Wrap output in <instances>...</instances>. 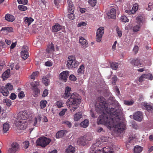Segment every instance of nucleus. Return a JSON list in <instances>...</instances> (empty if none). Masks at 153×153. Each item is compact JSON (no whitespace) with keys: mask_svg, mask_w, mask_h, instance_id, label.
Wrapping results in <instances>:
<instances>
[{"mask_svg":"<svg viewBox=\"0 0 153 153\" xmlns=\"http://www.w3.org/2000/svg\"><path fill=\"white\" fill-rule=\"evenodd\" d=\"M98 99L95 110L98 113L101 114L97 119L98 124H103L110 128H114L118 132H123L126 128V125L120 121L123 116L122 108L118 105L116 109L108 108L104 97L98 98Z\"/></svg>","mask_w":153,"mask_h":153,"instance_id":"nucleus-1","label":"nucleus"},{"mask_svg":"<svg viewBox=\"0 0 153 153\" xmlns=\"http://www.w3.org/2000/svg\"><path fill=\"white\" fill-rule=\"evenodd\" d=\"M80 102L81 100L78 94L76 93H73L71 94L70 98L67 101L66 105L70 110L74 112L78 108V105Z\"/></svg>","mask_w":153,"mask_h":153,"instance_id":"nucleus-2","label":"nucleus"},{"mask_svg":"<svg viewBox=\"0 0 153 153\" xmlns=\"http://www.w3.org/2000/svg\"><path fill=\"white\" fill-rule=\"evenodd\" d=\"M108 138H109L107 137H102L101 138L97 139L96 143L93 144L91 146V149H92V150L90 151V153H100V152H101L100 150L95 151L93 149V148H94L95 146H101V144L103 143L104 142H107L108 140Z\"/></svg>","mask_w":153,"mask_h":153,"instance_id":"nucleus-3","label":"nucleus"},{"mask_svg":"<svg viewBox=\"0 0 153 153\" xmlns=\"http://www.w3.org/2000/svg\"><path fill=\"white\" fill-rule=\"evenodd\" d=\"M68 59L67 66L68 68H76L78 66L79 63L76 61L75 57L74 56H69Z\"/></svg>","mask_w":153,"mask_h":153,"instance_id":"nucleus-4","label":"nucleus"},{"mask_svg":"<svg viewBox=\"0 0 153 153\" xmlns=\"http://www.w3.org/2000/svg\"><path fill=\"white\" fill-rule=\"evenodd\" d=\"M51 141V140L48 138L44 137H41L37 140L36 144L38 146L45 147L49 144Z\"/></svg>","mask_w":153,"mask_h":153,"instance_id":"nucleus-5","label":"nucleus"},{"mask_svg":"<svg viewBox=\"0 0 153 153\" xmlns=\"http://www.w3.org/2000/svg\"><path fill=\"white\" fill-rule=\"evenodd\" d=\"M104 28L100 27L97 29L96 32V39L98 42H101L104 33Z\"/></svg>","mask_w":153,"mask_h":153,"instance_id":"nucleus-6","label":"nucleus"},{"mask_svg":"<svg viewBox=\"0 0 153 153\" xmlns=\"http://www.w3.org/2000/svg\"><path fill=\"white\" fill-rule=\"evenodd\" d=\"M27 120H17L16 122V125L17 128L20 130L25 129L27 125Z\"/></svg>","mask_w":153,"mask_h":153,"instance_id":"nucleus-7","label":"nucleus"},{"mask_svg":"<svg viewBox=\"0 0 153 153\" xmlns=\"http://www.w3.org/2000/svg\"><path fill=\"white\" fill-rule=\"evenodd\" d=\"M27 116L26 111H20L18 114L17 120H27Z\"/></svg>","mask_w":153,"mask_h":153,"instance_id":"nucleus-8","label":"nucleus"},{"mask_svg":"<svg viewBox=\"0 0 153 153\" xmlns=\"http://www.w3.org/2000/svg\"><path fill=\"white\" fill-rule=\"evenodd\" d=\"M136 22L137 24H140L142 25L145 22V18L143 14H140L137 16L136 18Z\"/></svg>","mask_w":153,"mask_h":153,"instance_id":"nucleus-9","label":"nucleus"},{"mask_svg":"<svg viewBox=\"0 0 153 153\" xmlns=\"http://www.w3.org/2000/svg\"><path fill=\"white\" fill-rule=\"evenodd\" d=\"M69 71H64L60 74L59 77L62 81L65 82L67 81Z\"/></svg>","mask_w":153,"mask_h":153,"instance_id":"nucleus-10","label":"nucleus"},{"mask_svg":"<svg viewBox=\"0 0 153 153\" xmlns=\"http://www.w3.org/2000/svg\"><path fill=\"white\" fill-rule=\"evenodd\" d=\"M143 117L142 112L139 111L136 112L133 114L134 119L139 122L142 121Z\"/></svg>","mask_w":153,"mask_h":153,"instance_id":"nucleus-11","label":"nucleus"},{"mask_svg":"<svg viewBox=\"0 0 153 153\" xmlns=\"http://www.w3.org/2000/svg\"><path fill=\"white\" fill-rule=\"evenodd\" d=\"M28 48L26 46H24L21 52V56L24 59H26L28 56V53L27 51Z\"/></svg>","mask_w":153,"mask_h":153,"instance_id":"nucleus-12","label":"nucleus"},{"mask_svg":"<svg viewBox=\"0 0 153 153\" xmlns=\"http://www.w3.org/2000/svg\"><path fill=\"white\" fill-rule=\"evenodd\" d=\"M138 8V6L137 4H134L132 9L131 10H125V12L129 14H134L137 10Z\"/></svg>","mask_w":153,"mask_h":153,"instance_id":"nucleus-13","label":"nucleus"},{"mask_svg":"<svg viewBox=\"0 0 153 153\" xmlns=\"http://www.w3.org/2000/svg\"><path fill=\"white\" fill-rule=\"evenodd\" d=\"M116 10L114 8L111 9L110 12L108 13V15L110 18L115 19L116 18Z\"/></svg>","mask_w":153,"mask_h":153,"instance_id":"nucleus-14","label":"nucleus"},{"mask_svg":"<svg viewBox=\"0 0 153 153\" xmlns=\"http://www.w3.org/2000/svg\"><path fill=\"white\" fill-rule=\"evenodd\" d=\"M67 132L65 130H61L57 132L56 134V137L57 138H59L62 137Z\"/></svg>","mask_w":153,"mask_h":153,"instance_id":"nucleus-15","label":"nucleus"},{"mask_svg":"<svg viewBox=\"0 0 153 153\" xmlns=\"http://www.w3.org/2000/svg\"><path fill=\"white\" fill-rule=\"evenodd\" d=\"M68 9L69 12H74V7L72 1L71 0H68Z\"/></svg>","mask_w":153,"mask_h":153,"instance_id":"nucleus-16","label":"nucleus"},{"mask_svg":"<svg viewBox=\"0 0 153 153\" xmlns=\"http://www.w3.org/2000/svg\"><path fill=\"white\" fill-rule=\"evenodd\" d=\"M19 148L18 144L17 143H13L12 145V148L10 149V151L12 153H15Z\"/></svg>","mask_w":153,"mask_h":153,"instance_id":"nucleus-17","label":"nucleus"},{"mask_svg":"<svg viewBox=\"0 0 153 153\" xmlns=\"http://www.w3.org/2000/svg\"><path fill=\"white\" fill-rule=\"evenodd\" d=\"M5 20L8 22H13L15 19L14 16L9 14H7L5 16Z\"/></svg>","mask_w":153,"mask_h":153,"instance_id":"nucleus-18","label":"nucleus"},{"mask_svg":"<svg viewBox=\"0 0 153 153\" xmlns=\"http://www.w3.org/2000/svg\"><path fill=\"white\" fill-rule=\"evenodd\" d=\"M79 42L83 48H85L87 47L88 43L87 41L83 37H80Z\"/></svg>","mask_w":153,"mask_h":153,"instance_id":"nucleus-19","label":"nucleus"},{"mask_svg":"<svg viewBox=\"0 0 153 153\" xmlns=\"http://www.w3.org/2000/svg\"><path fill=\"white\" fill-rule=\"evenodd\" d=\"M88 143L87 140L84 137L79 138L77 140V143L78 144L84 146Z\"/></svg>","mask_w":153,"mask_h":153,"instance_id":"nucleus-20","label":"nucleus"},{"mask_svg":"<svg viewBox=\"0 0 153 153\" xmlns=\"http://www.w3.org/2000/svg\"><path fill=\"white\" fill-rule=\"evenodd\" d=\"M54 51V47L53 44L51 43V44L48 46L46 49L47 52L49 53H51Z\"/></svg>","mask_w":153,"mask_h":153,"instance_id":"nucleus-21","label":"nucleus"},{"mask_svg":"<svg viewBox=\"0 0 153 153\" xmlns=\"http://www.w3.org/2000/svg\"><path fill=\"white\" fill-rule=\"evenodd\" d=\"M0 92L5 96H7L9 94L8 90L4 87H2L0 88Z\"/></svg>","mask_w":153,"mask_h":153,"instance_id":"nucleus-22","label":"nucleus"},{"mask_svg":"<svg viewBox=\"0 0 153 153\" xmlns=\"http://www.w3.org/2000/svg\"><path fill=\"white\" fill-rule=\"evenodd\" d=\"M34 19L31 17H25L24 21L25 24L29 26L33 21Z\"/></svg>","mask_w":153,"mask_h":153,"instance_id":"nucleus-23","label":"nucleus"},{"mask_svg":"<svg viewBox=\"0 0 153 153\" xmlns=\"http://www.w3.org/2000/svg\"><path fill=\"white\" fill-rule=\"evenodd\" d=\"M143 105L149 112L153 113V107L152 106L149 105L147 103L144 102L143 103Z\"/></svg>","mask_w":153,"mask_h":153,"instance_id":"nucleus-24","label":"nucleus"},{"mask_svg":"<svg viewBox=\"0 0 153 153\" xmlns=\"http://www.w3.org/2000/svg\"><path fill=\"white\" fill-rule=\"evenodd\" d=\"M142 25L140 24L134 25L132 28V30L134 33L137 32L140 30Z\"/></svg>","mask_w":153,"mask_h":153,"instance_id":"nucleus-25","label":"nucleus"},{"mask_svg":"<svg viewBox=\"0 0 153 153\" xmlns=\"http://www.w3.org/2000/svg\"><path fill=\"white\" fill-rule=\"evenodd\" d=\"M131 63L132 65H134L135 66H137L138 67H140L142 65L140 63V61L138 59H134L131 62Z\"/></svg>","mask_w":153,"mask_h":153,"instance_id":"nucleus-26","label":"nucleus"},{"mask_svg":"<svg viewBox=\"0 0 153 153\" xmlns=\"http://www.w3.org/2000/svg\"><path fill=\"white\" fill-rule=\"evenodd\" d=\"M1 31H3L5 33H8L13 32V29L11 27H4L1 28Z\"/></svg>","mask_w":153,"mask_h":153,"instance_id":"nucleus-27","label":"nucleus"},{"mask_svg":"<svg viewBox=\"0 0 153 153\" xmlns=\"http://www.w3.org/2000/svg\"><path fill=\"white\" fill-rule=\"evenodd\" d=\"M82 113L81 112H78L74 115V120L77 121L79 120L82 117Z\"/></svg>","mask_w":153,"mask_h":153,"instance_id":"nucleus-28","label":"nucleus"},{"mask_svg":"<svg viewBox=\"0 0 153 153\" xmlns=\"http://www.w3.org/2000/svg\"><path fill=\"white\" fill-rule=\"evenodd\" d=\"M62 28V27L58 24H56L52 27L53 31L54 32H57L60 30Z\"/></svg>","mask_w":153,"mask_h":153,"instance_id":"nucleus-29","label":"nucleus"},{"mask_svg":"<svg viewBox=\"0 0 153 153\" xmlns=\"http://www.w3.org/2000/svg\"><path fill=\"white\" fill-rule=\"evenodd\" d=\"M10 72V69H8L3 73L2 74V77L3 79L4 80L9 77Z\"/></svg>","mask_w":153,"mask_h":153,"instance_id":"nucleus-30","label":"nucleus"},{"mask_svg":"<svg viewBox=\"0 0 153 153\" xmlns=\"http://www.w3.org/2000/svg\"><path fill=\"white\" fill-rule=\"evenodd\" d=\"M74 147L70 145L66 149L65 153H74Z\"/></svg>","mask_w":153,"mask_h":153,"instance_id":"nucleus-31","label":"nucleus"},{"mask_svg":"<svg viewBox=\"0 0 153 153\" xmlns=\"http://www.w3.org/2000/svg\"><path fill=\"white\" fill-rule=\"evenodd\" d=\"M9 125L7 123H5L3 126V132L4 133H6L9 128Z\"/></svg>","mask_w":153,"mask_h":153,"instance_id":"nucleus-32","label":"nucleus"},{"mask_svg":"<svg viewBox=\"0 0 153 153\" xmlns=\"http://www.w3.org/2000/svg\"><path fill=\"white\" fill-rule=\"evenodd\" d=\"M41 119L40 117H35L33 119L31 123L33 126H35L37 125V123L40 122Z\"/></svg>","mask_w":153,"mask_h":153,"instance_id":"nucleus-33","label":"nucleus"},{"mask_svg":"<svg viewBox=\"0 0 153 153\" xmlns=\"http://www.w3.org/2000/svg\"><path fill=\"white\" fill-rule=\"evenodd\" d=\"M103 152L104 153H106L108 152L112 153L113 152L112 148H110L109 146H107L103 147Z\"/></svg>","mask_w":153,"mask_h":153,"instance_id":"nucleus-34","label":"nucleus"},{"mask_svg":"<svg viewBox=\"0 0 153 153\" xmlns=\"http://www.w3.org/2000/svg\"><path fill=\"white\" fill-rule=\"evenodd\" d=\"M142 150V147L139 146H136L135 147L134 149V153H140Z\"/></svg>","mask_w":153,"mask_h":153,"instance_id":"nucleus-35","label":"nucleus"},{"mask_svg":"<svg viewBox=\"0 0 153 153\" xmlns=\"http://www.w3.org/2000/svg\"><path fill=\"white\" fill-rule=\"evenodd\" d=\"M89 124V121L87 120H85L80 123L81 126L83 128H85L87 127Z\"/></svg>","mask_w":153,"mask_h":153,"instance_id":"nucleus-36","label":"nucleus"},{"mask_svg":"<svg viewBox=\"0 0 153 153\" xmlns=\"http://www.w3.org/2000/svg\"><path fill=\"white\" fill-rule=\"evenodd\" d=\"M62 124H65L69 128H71L72 126V124L71 122L69 121L65 120L62 121Z\"/></svg>","mask_w":153,"mask_h":153,"instance_id":"nucleus-37","label":"nucleus"},{"mask_svg":"<svg viewBox=\"0 0 153 153\" xmlns=\"http://www.w3.org/2000/svg\"><path fill=\"white\" fill-rule=\"evenodd\" d=\"M47 101L45 100H42L40 102V104L41 109L44 108L46 106Z\"/></svg>","mask_w":153,"mask_h":153,"instance_id":"nucleus-38","label":"nucleus"},{"mask_svg":"<svg viewBox=\"0 0 153 153\" xmlns=\"http://www.w3.org/2000/svg\"><path fill=\"white\" fill-rule=\"evenodd\" d=\"M118 65L116 62H113L111 64L110 66L111 68L114 70H116L118 68Z\"/></svg>","mask_w":153,"mask_h":153,"instance_id":"nucleus-39","label":"nucleus"},{"mask_svg":"<svg viewBox=\"0 0 153 153\" xmlns=\"http://www.w3.org/2000/svg\"><path fill=\"white\" fill-rule=\"evenodd\" d=\"M56 104L58 108H59L63 106L64 102L62 100L57 101Z\"/></svg>","mask_w":153,"mask_h":153,"instance_id":"nucleus-40","label":"nucleus"},{"mask_svg":"<svg viewBox=\"0 0 153 153\" xmlns=\"http://www.w3.org/2000/svg\"><path fill=\"white\" fill-rule=\"evenodd\" d=\"M42 82L44 84L46 85H48L49 83V81L48 80V79L46 77H44L42 78Z\"/></svg>","mask_w":153,"mask_h":153,"instance_id":"nucleus-41","label":"nucleus"},{"mask_svg":"<svg viewBox=\"0 0 153 153\" xmlns=\"http://www.w3.org/2000/svg\"><path fill=\"white\" fill-rule=\"evenodd\" d=\"M146 79L152 80L153 79L152 75L150 74H144Z\"/></svg>","mask_w":153,"mask_h":153,"instance_id":"nucleus-42","label":"nucleus"},{"mask_svg":"<svg viewBox=\"0 0 153 153\" xmlns=\"http://www.w3.org/2000/svg\"><path fill=\"white\" fill-rule=\"evenodd\" d=\"M120 20L121 21L124 22H128L129 21V19L125 16H122L120 18Z\"/></svg>","mask_w":153,"mask_h":153,"instance_id":"nucleus-43","label":"nucleus"},{"mask_svg":"<svg viewBox=\"0 0 153 153\" xmlns=\"http://www.w3.org/2000/svg\"><path fill=\"white\" fill-rule=\"evenodd\" d=\"M18 8L19 10L22 11H25L27 9V8L26 6L23 5H19Z\"/></svg>","mask_w":153,"mask_h":153,"instance_id":"nucleus-44","label":"nucleus"},{"mask_svg":"<svg viewBox=\"0 0 153 153\" xmlns=\"http://www.w3.org/2000/svg\"><path fill=\"white\" fill-rule=\"evenodd\" d=\"M89 3L92 6H94L97 3L96 0H89Z\"/></svg>","mask_w":153,"mask_h":153,"instance_id":"nucleus-45","label":"nucleus"},{"mask_svg":"<svg viewBox=\"0 0 153 153\" xmlns=\"http://www.w3.org/2000/svg\"><path fill=\"white\" fill-rule=\"evenodd\" d=\"M134 102L132 100H127V101H124V104L127 105H132L134 103Z\"/></svg>","mask_w":153,"mask_h":153,"instance_id":"nucleus-46","label":"nucleus"},{"mask_svg":"<svg viewBox=\"0 0 153 153\" xmlns=\"http://www.w3.org/2000/svg\"><path fill=\"white\" fill-rule=\"evenodd\" d=\"M71 95L70 93H68L65 91V93L63 95L62 97L65 99H67L69 96L70 97Z\"/></svg>","mask_w":153,"mask_h":153,"instance_id":"nucleus-47","label":"nucleus"},{"mask_svg":"<svg viewBox=\"0 0 153 153\" xmlns=\"http://www.w3.org/2000/svg\"><path fill=\"white\" fill-rule=\"evenodd\" d=\"M39 74L38 72H35L33 73L30 76V78L32 79H34L37 76L38 74Z\"/></svg>","mask_w":153,"mask_h":153,"instance_id":"nucleus-48","label":"nucleus"},{"mask_svg":"<svg viewBox=\"0 0 153 153\" xmlns=\"http://www.w3.org/2000/svg\"><path fill=\"white\" fill-rule=\"evenodd\" d=\"M84 68L83 65L80 66L78 70V72L79 73H83L84 72Z\"/></svg>","mask_w":153,"mask_h":153,"instance_id":"nucleus-49","label":"nucleus"},{"mask_svg":"<svg viewBox=\"0 0 153 153\" xmlns=\"http://www.w3.org/2000/svg\"><path fill=\"white\" fill-rule=\"evenodd\" d=\"M5 86V88H7L8 90H11L13 88L12 85L10 83H8Z\"/></svg>","mask_w":153,"mask_h":153,"instance_id":"nucleus-50","label":"nucleus"},{"mask_svg":"<svg viewBox=\"0 0 153 153\" xmlns=\"http://www.w3.org/2000/svg\"><path fill=\"white\" fill-rule=\"evenodd\" d=\"M18 3L19 4H26L27 3V0H18Z\"/></svg>","mask_w":153,"mask_h":153,"instance_id":"nucleus-51","label":"nucleus"},{"mask_svg":"<svg viewBox=\"0 0 153 153\" xmlns=\"http://www.w3.org/2000/svg\"><path fill=\"white\" fill-rule=\"evenodd\" d=\"M25 96L24 92L23 91L20 92L18 95V96L19 98H22Z\"/></svg>","mask_w":153,"mask_h":153,"instance_id":"nucleus-52","label":"nucleus"},{"mask_svg":"<svg viewBox=\"0 0 153 153\" xmlns=\"http://www.w3.org/2000/svg\"><path fill=\"white\" fill-rule=\"evenodd\" d=\"M6 105L8 106H10L11 105V101L9 99H6L5 100Z\"/></svg>","mask_w":153,"mask_h":153,"instance_id":"nucleus-53","label":"nucleus"},{"mask_svg":"<svg viewBox=\"0 0 153 153\" xmlns=\"http://www.w3.org/2000/svg\"><path fill=\"white\" fill-rule=\"evenodd\" d=\"M70 14L68 15V18L72 20L74 19L75 18V16L73 12L70 13Z\"/></svg>","mask_w":153,"mask_h":153,"instance_id":"nucleus-54","label":"nucleus"},{"mask_svg":"<svg viewBox=\"0 0 153 153\" xmlns=\"http://www.w3.org/2000/svg\"><path fill=\"white\" fill-rule=\"evenodd\" d=\"M24 147L25 149H27L29 146V143L28 141H26L23 142Z\"/></svg>","mask_w":153,"mask_h":153,"instance_id":"nucleus-55","label":"nucleus"},{"mask_svg":"<svg viewBox=\"0 0 153 153\" xmlns=\"http://www.w3.org/2000/svg\"><path fill=\"white\" fill-rule=\"evenodd\" d=\"M39 85V82H34L31 83V85L34 88H36Z\"/></svg>","mask_w":153,"mask_h":153,"instance_id":"nucleus-56","label":"nucleus"},{"mask_svg":"<svg viewBox=\"0 0 153 153\" xmlns=\"http://www.w3.org/2000/svg\"><path fill=\"white\" fill-rule=\"evenodd\" d=\"M86 25V23L85 22H80L78 23L77 25V27H80L82 26H85Z\"/></svg>","mask_w":153,"mask_h":153,"instance_id":"nucleus-57","label":"nucleus"},{"mask_svg":"<svg viewBox=\"0 0 153 153\" xmlns=\"http://www.w3.org/2000/svg\"><path fill=\"white\" fill-rule=\"evenodd\" d=\"M67 111V109H63L59 113V114L60 116H62L63 115L65 114L66 112Z\"/></svg>","mask_w":153,"mask_h":153,"instance_id":"nucleus-58","label":"nucleus"},{"mask_svg":"<svg viewBox=\"0 0 153 153\" xmlns=\"http://www.w3.org/2000/svg\"><path fill=\"white\" fill-rule=\"evenodd\" d=\"M145 78L144 76V75H142L138 79L139 81L140 82L144 81L145 79Z\"/></svg>","mask_w":153,"mask_h":153,"instance_id":"nucleus-59","label":"nucleus"},{"mask_svg":"<svg viewBox=\"0 0 153 153\" xmlns=\"http://www.w3.org/2000/svg\"><path fill=\"white\" fill-rule=\"evenodd\" d=\"M116 30H117V33L118 36L119 37L121 36L122 35V32L121 30H119V29L118 27L117 28Z\"/></svg>","mask_w":153,"mask_h":153,"instance_id":"nucleus-60","label":"nucleus"},{"mask_svg":"<svg viewBox=\"0 0 153 153\" xmlns=\"http://www.w3.org/2000/svg\"><path fill=\"white\" fill-rule=\"evenodd\" d=\"M16 97V95L14 93H12L10 97V98L12 100L15 99Z\"/></svg>","mask_w":153,"mask_h":153,"instance_id":"nucleus-61","label":"nucleus"},{"mask_svg":"<svg viewBox=\"0 0 153 153\" xmlns=\"http://www.w3.org/2000/svg\"><path fill=\"white\" fill-rule=\"evenodd\" d=\"M48 94V90L47 89H45L44 91L43 94L42 95V97H45Z\"/></svg>","mask_w":153,"mask_h":153,"instance_id":"nucleus-62","label":"nucleus"},{"mask_svg":"<svg viewBox=\"0 0 153 153\" xmlns=\"http://www.w3.org/2000/svg\"><path fill=\"white\" fill-rule=\"evenodd\" d=\"M112 84L113 85H114L115 84V83L117 81V77L115 76H114L112 78Z\"/></svg>","mask_w":153,"mask_h":153,"instance_id":"nucleus-63","label":"nucleus"},{"mask_svg":"<svg viewBox=\"0 0 153 153\" xmlns=\"http://www.w3.org/2000/svg\"><path fill=\"white\" fill-rule=\"evenodd\" d=\"M69 79L71 80H75L76 79V77L73 75H71L69 76Z\"/></svg>","mask_w":153,"mask_h":153,"instance_id":"nucleus-64","label":"nucleus"}]
</instances>
